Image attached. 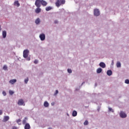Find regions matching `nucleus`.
Returning a JSON list of instances; mask_svg holds the SVG:
<instances>
[{
	"instance_id": "obj_28",
	"label": "nucleus",
	"mask_w": 129,
	"mask_h": 129,
	"mask_svg": "<svg viewBox=\"0 0 129 129\" xmlns=\"http://www.w3.org/2000/svg\"><path fill=\"white\" fill-rule=\"evenodd\" d=\"M125 83H126V84H129V80L128 79L125 80Z\"/></svg>"
},
{
	"instance_id": "obj_37",
	"label": "nucleus",
	"mask_w": 129,
	"mask_h": 129,
	"mask_svg": "<svg viewBox=\"0 0 129 129\" xmlns=\"http://www.w3.org/2000/svg\"><path fill=\"white\" fill-rule=\"evenodd\" d=\"M12 129H17V127H16V126H13V127H12Z\"/></svg>"
},
{
	"instance_id": "obj_10",
	"label": "nucleus",
	"mask_w": 129,
	"mask_h": 129,
	"mask_svg": "<svg viewBox=\"0 0 129 129\" xmlns=\"http://www.w3.org/2000/svg\"><path fill=\"white\" fill-rule=\"evenodd\" d=\"M37 8L35 10V13L36 14H39V13H41V9L40 8V7H37Z\"/></svg>"
},
{
	"instance_id": "obj_30",
	"label": "nucleus",
	"mask_w": 129,
	"mask_h": 129,
	"mask_svg": "<svg viewBox=\"0 0 129 129\" xmlns=\"http://www.w3.org/2000/svg\"><path fill=\"white\" fill-rule=\"evenodd\" d=\"M108 109H109V111H111L112 112H113V109H112V108L109 107Z\"/></svg>"
},
{
	"instance_id": "obj_35",
	"label": "nucleus",
	"mask_w": 129,
	"mask_h": 129,
	"mask_svg": "<svg viewBox=\"0 0 129 129\" xmlns=\"http://www.w3.org/2000/svg\"><path fill=\"white\" fill-rule=\"evenodd\" d=\"M3 114V110H0V115H2Z\"/></svg>"
},
{
	"instance_id": "obj_14",
	"label": "nucleus",
	"mask_w": 129,
	"mask_h": 129,
	"mask_svg": "<svg viewBox=\"0 0 129 129\" xmlns=\"http://www.w3.org/2000/svg\"><path fill=\"white\" fill-rule=\"evenodd\" d=\"M107 74L108 76H111V75H112V71L111 70H108L107 71Z\"/></svg>"
},
{
	"instance_id": "obj_1",
	"label": "nucleus",
	"mask_w": 129,
	"mask_h": 129,
	"mask_svg": "<svg viewBox=\"0 0 129 129\" xmlns=\"http://www.w3.org/2000/svg\"><path fill=\"white\" fill-rule=\"evenodd\" d=\"M65 0H56L55 6L57 7V8H59L61 5H65Z\"/></svg>"
},
{
	"instance_id": "obj_32",
	"label": "nucleus",
	"mask_w": 129,
	"mask_h": 129,
	"mask_svg": "<svg viewBox=\"0 0 129 129\" xmlns=\"http://www.w3.org/2000/svg\"><path fill=\"white\" fill-rule=\"evenodd\" d=\"M34 64H38V60L35 59V60L34 61Z\"/></svg>"
},
{
	"instance_id": "obj_25",
	"label": "nucleus",
	"mask_w": 129,
	"mask_h": 129,
	"mask_svg": "<svg viewBox=\"0 0 129 129\" xmlns=\"http://www.w3.org/2000/svg\"><path fill=\"white\" fill-rule=\"evenodd\" d=\"M3 70H5V71L8 70V67L7 66H4L3 67Z\"/></svg>"
},
{
	"instance_id": "obj_26",
	"label": "nucleus",
	"mask_w": 129,
	"mask_h": 129,
	"mask_svg": "<svg viewBox=\"0 0 129 129\" xmlns=\"http://www.w3.org/2000/svg\"><path fill=\"white\" fill-rule=\"evenodd\" d=\"M28 81H29V78H27L24 80L25 84H27L28 83Z\"/></svg>"
},
{
	"instance_id": "obj_38",
	"label": "nucleus",
	"mask_w": 129,
	"mask_h": 129,
	"mask_svg": "<svg viewBox=\"0 0 129 129\" xmlns=\"http://www.w3.org/2000/svg\"><path fill=\"white\" fill-rule=\"evenodd\" d=\"M27 60H28V61H30V60H31V58L28 57V58H27Z\"/></svg>"
},
{
	"instance_id": "obj_2",
	"label": "nucleus",
	"mask_w": 129,
	"mask_h": 129,
	"mask_svg": "<svg viewBox=\"0 0 129 129\" xmlns=\"http://www.w3.org/2000/svg\"><path fill=\"white\" fill-rule=\"evenodd\" d=\"M29 51L28 49H25L23 51V57L24 58H27L29 56Z\"/></svg>"
},
{
	"instance_id": "obj_33",
	"label": "nucleus",
	"mask_w": 129,
	"mask_h": 129,
	"mask_svg": "<svg viewBox=\"0 0 129 129\" xmlns=\"http://www.w3.org/2000/svg\"><path fill=\"white\" fill-rule=\"evenodd\" d=\"M3 94L4 95V96H6V95H7V93L5 91H3Z\"/></svg>"
},
{
	"instance_id": "obj_3",
	"label": "nucleus",
	"mask_w": 129,
	"mask_h": 129,
	"mask_svg": "<svg viewBox=\"0 0 129 129\" xmlns=\"http://www.w3.org/2000/svg\"><path fill=\"white\" fill-rule=\"evenodd\" d=\"M35 5L37 8H41V0H36L35 3Z\"/></svg>"
},
{
	"instance_id": "obj_23",
	"label": "nucleus",
	"mask_w": 129,
	"mask_h": 129,
	"mask_svg": "<svg viewBox=\"0 0 129 129\" xmlns=\"http://www.w3.org/2000/svg\"><path fill=\"white\" fill-rule=\"evenodd\" d=\"M26 118H25V119L23 120V124H26V123H27V120H26Z\"/></svg>"
},
{
	"instance_id": "obj_29",
	"label": "nucleus",
	"mask_w": 129,
	"mask_h": 129,
	"mask_svg": "<svg viewBox=\"0 0 129 129\" xmlns=\"http://www.w3.org/2000/svg\"><path fill=\"white\" fill-rule=\"evenodd\" d=\"M68 73H72V70H71V69H68Z\"/></svg>"
},
{
	"instance_id": "obj_22",
	"label": "nucleus",
	"mask_w": 129,
	"mask_h": 129,
	"mask_svg": "<svg viewBox=\"0 0 129 129\" xmlns=\"http://www.w3.org/2000/svg\"><path fill=\"white\" fill-rule=\"evenodd\" d=\"M73 116H76V115H77V111H74L73 112V114H72Z\"/></svg>"
},
{
	"instance_id": "obj_7",
	"label": "nucleus",
	"mask_w": 129,
	"mask_h": 129,
	"mask_svg": "<svg viewBox=\"0 0 129 129\" xmlns=\"http://www.w3.org/2000/svg\"><path fill=\"white\" fill-rule=\"evenodd\" d=\"M39 38H40V40L41 41H44V40H45V35L44 34H40L39 36Z\"/></svg>"
},
{
	"instance_id": "obj_5",
	"label": "nucleus",
	"mask_w": 129,
	"mask_h": 129,
	"mask_svg": "<svg viewBox=\"0 0 129 129\" xmlns=\"http://www.w3.org/2000/svg\"><path fill=\"white\" fill-rule=\"evenodd\" d=\"M18 105H24L25 106V103H24V100L20 99L18 102Z\"/></svg>"
},
{
	"instance_id": "obj_39",
	"label": "nucleus",
	"mask_w": 129,
	"mask_h": 129,
	"mask_svg": "<svg viewBox=\"0 0 129 129\" xmlns=\"http://www.w3.org/2000/svg\"><path fill=\"white\" fill-rule=\"evenodd\" d=\"M51 105H54V103H51Z\"/></svg>"
},
{
	"instance_id": "obj_12",
	"label": "nucleus",
	"mask_w": 129,
	"mask_h": 129,
	"mask_svg": "<svg viewBox=\"0 0 129 129\" xmlns=\"http://www.w3.org/2000/svg\"><path fill=\"white\" fill-rule=\"evenodd\" d=\"M10 119V117L9 116H5L4 118L3 119V121H8Z\"/></svg>"
},
{
	"instance_id": "obj_31",
	"label": "nucleus",
	"mask_w": 129,
	"mask_h": 129,
	"mask_svg": "<svg viewBox=\"0 0 129 129\" xmlns=\"http://www.w3.org/2000/svg\"><path fill=\"white\" fill-rule=\"evenodd\" d=\"M58 93L59 92L58 91V90H56L55 91V93H54V95H57V94H58Z\"/></svg>"
},
{
	"instance_id": "obj_13",
	"label": "nucleus",
	"mask_w": 129,
	"mask_h": 129,
	"mask_svg": "<svg viewBox=\"0 0 129 129\" xmlns=\"http://www.w3.org/2000/svg\"><path fill=\"white\" fill-rule=\"evenodd\" d=\"M25 129H30L31 128V126H30V124L29 123H26L25 127H24Z\"/></svg>"
},
{
	"instance_id": "obj_41",
	"label": "nucleus",
	"mask_w": 129,
	"mask_h": 129,
	"mask_svg": "<svg viewBox=\"0 0 129 129\" xmlns=\"http://www.w3.org/2000/svg\"><path fill=\"white\" fill-rule=\"evenodd\" d=\"M1 26H0V31H1Z\"/></svg>"
},
{
	"instance_id": "obj_8",
	"label": "nucleus",
	"mask_w": 129,
	"mask_h": 129,
	"mask_svg": "<svg viewBox=\"0 0 129 129\" xmlns=\"http://www.w3.org/2000/svg\"><path fill=\"white\" fill-rule=\"evenodd\" d=\"M99 66L100 67H101L102 68H105V67H106V66L105 65V63H104V62H101L99 63Z\"/></svg>"
},
{
	"instance_id": "obj_34",
	"label": "nucleus",
	"mask_w": 129,
	"mask_h": 129,
	"mask_svg": "<svg viewBox=\"0 0 129 129\" xmlns=\"http://www.w3.org/2000/svg\"><path fill=\"white\" fill-rule=\"evenodd\" d=\"M21 120L20 119H19L17 120V123H19V122H21Z\"/></svg>"
},
{
	"instance_id": "obj_19",
	"label": "nucleus",
	"mask_w": 129,
	"mask_h": 129,
	"mask_svg": "<svg viewBox=\"0 0 129 129\" xmlns=\"http://www.w3.org/2000/svg\"><path fill=\"white\" fill-rule=\"evenodd\" d=\"M46 12H49V11H51L52 10V7L49 6L46 8L45 9Z\"/></svg>"
},
{
	"instance_id": "obj_18",
	"label": "nucleus",
	"mask_w": 129,
	"mask_h": 129,
	"mask_svg": "<svg viewBox=\"0 0 129 129\" xmlns=\"http://www.w3.org/2000/svg\"><path fill=\"white\" fill-rule=\"evenodd\" d=\"M3 38H6L7 37V31H3Z\"/></svg>"
},
{
	"instance_id": "obj_36",
	"label": "nucleus",
	"mask_w": 129,
	"mask_h": 129,
	"mask_svg": "<svg viewBox=\"0 0 129 129\" xmlns=\"http://www.w3.org/2000/svg\"><path fill=\"white\" fill-rule=\"evenodd\" d=\"M54 24H58V21L57 20L54 21Z\"/></svg>"
},
{
	"instance_id": "obj_4",
	"label": "nucleus",
	"mask_w": 129,
	"mask_h": 129,
	"mask_svg": "<svg viewBox=\"0 0 129 129\" xmlns=\"http://www.w3.org/2000/svg\"><path fill=\"white\" fill-rule=\"evenodd\" d=\"M94 15V16H96L97 17H98V16L100 15V13H99V10H98V9H95Z\"/></svg>"
},
{
	"instance_id": "obj_21",
	"label": "nucleus",
	"mask_w": 129,
	"mask_h": 129,
	"mask_svg": "<svg viewBox=\"0 0 129 129\" xmlns=\"http://www.w3.org/2000/svg\"><path fill=\"white\" fill-rule=\"evenodd\" d=\"M116 66L118 68H119L121 66V64L120 63V62L118 61L116 63Z\"/></svg>"
},
{
	"instance_id": "obj_11",
	"label": "nucleus",
	"mask_w": 129,
	"mask_h": 129,
	"mask_svg": "<svg viewBox=\"0 0 129 129\" xmlns=\"http://www.w3.org/2000/svg\"><path fill=\"white\" fill-rule=\"evenodd\" d=\"M16 82H17V79L11 80L9 81V83H10L11 84H15V83H16Z\"/></svg>"
},
{
	"instance_id": "obj_20",
	"label": "nucleus",
	"mask_w": 129,
	"mask_h": 129,
	"mask_svg": "<svg viewBox=\"0 0 129 129\" xmlns=\"http://www.w3.org/2000/svg\"><path fill=\"white\" fill-rule=\"evenodd\" d=\"M44 106L45 107H48V106H49V103H48L47 101L44 102Z\"/></svg>"
},
{
	"instance_id": "obj_15",
	"label": "nucleus",
	"mask_w": 129,
	"mask_h": 129,
	"mask_svg": "<svg viewBox=\"0 0 129 129\" xmlns=\"http://www.w3.org/2000/svg\"><path fill=\"white\" fill-rule=\"evenodd\" d=\"M14 6H16V7H20V3H19V1H15L14 2Z\"/></svg>"
},
{
	"instance_id": "obj_17",
	"label": "nucleus",
	"mask_w": 129,
	"mask_h": 129,
	"mask_svg": "<svg viewBox=\"0 0 129 129\" xmlns=\"http://www.w3.org/2000/svg\"><path fill=\"white\" fill-rule=\"evenodd\" d=\"M101 72H102V69H101V68H99L98 69H97V73L99 74L101 73Z\"/></svg>"
},
{
	"instance_id": "obj_6",
	"label": "nucleus",
	"mask_w": 129,
	"mask_h": 129,
	"mask_svg": "<svg viewBox=\"0 0 129 129\" xmlns=\"http://www.w3.org/2000/svg\"><path fill=\"white\" fill-rule=\"evenodd\" d=\"M120 117H122V118H124L126 116V114L122 111H121L120 113Z\"/></svg>"
},
{
	"instance_id": "obj_9",
	"label": "nucleus",
	"mask_w": 129,
	"mask_h": 129,
	"mask_svg": "<svg viewBox=\"0 0 129 129\" xmlns=\"http://www.w3.org/2000/svg\"><path fill=\"white\" fill-rule=\"evenodd\" d=\"M41 4L43 7H46L47 6V3L46 2V1L44 0H41Z\"/></svg>"
},
{
	"instance_id": "obj_24",
	"label": "nucleus",
	"mask_w": 129,
	"mask_h": 129,
	"mask_svg": "<svg viewBox=\"0 0 129 129\" xmlns=\"http://www.w3.org/2000/svg\"><path fill=\"white\" fill-rule=\"evenodd\" d=\"M9 93H10V95H13L14 94V93H15V92H14L12 90H10Z\"/></svg>"
},
{
	"instance_id": "obj_16",
	"label": "nucleus",
	"mask_w": 129,
	"mask_h": 129,
	"mask_svg": "<svg viewBox=\"0 0 129 129\" xmlns=\"http://www.w3.org/2000/svg\"><path fill=\"white\" fill-rule=\"evenodd\" d=\"M40 22H41V20H40V18H37L35 20V23L36 24V25L40 24Z\"/></svg>"
},
{
	"instance_id": "obj_27",
	"label": "nucleus",
	"mask_w": 129,
	"mask_h": 129,
	"mask_svg": "<svg viewBox=\"0 0 129 129\" xmlns=\"http://www.w3.org/2000/svg\"><path fill=\"white\" fill-rule=\"evenodd\" d=\"M84 124L85 125H87L88 124V120H86L84 122Z\"/></svg>"
},
{
	"instance_id": "obj_40",
	"label": "nucleus",
	"mask_w": 129,
	"mask_h": 129,
	"mask_svg": "<svg viewBox=\"0 0 129 129\" xmlns=\"http://www.w3.org/2000/svg\"><path fill=\"white\" fill-rule=\"evenodd\" d=\"M48 129H52V128H51V127H49V128H48Z\"/></svg>"
}]
</instances>
